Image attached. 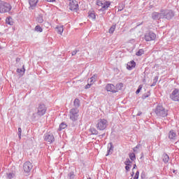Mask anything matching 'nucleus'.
I'll return each instance as SVG.
<instances>
[{"mask_svg": "<svg viewBox=\"0 0 179 179\" xmlns=\"http://www.w3.org/2000/svg\"><path fill=\"white\" fill-rule=\"evenodd\" d=\"M69 118L73 122L78 121L79 118V109L71 108L69 111Z\"/></svg>", "mask_w": 179, "mask_h": 179, "instance_id": "nucleus-3", "label": "nucleus"}, {"mask_svg": "<svg viewBox=\"0 0 179 179\" xmlns=\"http://www.w3.org/2000/svg\"><path fill=\"white\" fill-rule=\"evenodd\" d=\"M134 174H135L134 172H132L131 176H134Z\"/></svg>", "mask_w": 179, "mask_h": 179, "instance_id": "nucleus-59", "label": "nucleus"}, {"mask_svg": "<svg viewBox=\"0 0 179 179\" xmlns=\"http://www.w3.org/2000/svg\"><path fill=\"white\" fill-rule=\"evenodd\" d=\"M56 30H57L58 34H62L64 33V26L56 27Z\"/></svg>", "mask_w": 179, "mask_h": 179, "instance_id": "nucleus-28", "label": "nucleus"}, {"mask_svg": "<svg viewBox=\"0 0 179 179\" xmlns=\"http://www.w3.org/2000/svg\"><path fill=\"white\" fill-rule=\"evenodd\" d=\"M110 152H111V150L108 149V151H107V153H106V156H108L110 155Z\"/></svg>", "mask_w": 179, "mask_h": 179, "instance_id": "nucleus-48", "label": "nucleus"}, {"mask_svg": "<svg viewBox=\"0 0 179 179\" xmlns=\"http://www.w3.org/2000/svg\"><path fill=\"white\" fill-rule=\"evenodd\" d=\"M177 134L174 132V130H171L169 134V138L171 141H176Z\"/></svg>", "mask_w": 179, "mask_h": 179, "instance_id": "nucleus-16", "label": "nucleus"}, {"mask_svg": "<svg viewBox=\"0 0 179 179\" xmlns=\"http://www.w3.org/2000/svg\"><path fill=\"white\" fill-rule=\"evenodd\" d=\"M80 52V50H79V48H77L75 50L71 52V55L73 57L76 55L77 52Z\"/></svg>", "mask_w": 179, "mask_h": 179, "instance_id": "nucleus-37", "label": "nucleus"}, {"mask_svg": "<svg viewBox=\"0 0 179 179\" xmlns=\"http://www.w3.org/2000/svg\"><path fill=\"white\" fill-rule=\"evenodd\" d=\"M136 176H139V171H136Z\"/></svg>", "mask_w": 179, "mask_h": 179, "instance_id": "nucleus-58", "label": "nucleus"}, {"mask_svg": "<svg viewBox=\"0 0 179 179\" xmlns=\"http://www.w3.org/2000/svg\"><path fill=\"white\" fill-rule=\"evenodd\" d=\"M141 148V144H138L134 149V152H136V149H139Z\"/></svg>", "mask_w": 179, "mask_h": 179, "instance_id": "nucleus-45", "label": "nucleus"}, {"mask_svg": "<svg viewBox=\"0 0 179 179\" xmlns=\"http://www.w3.org/2000/svg\"><path fill=\"white\" fill-rule=\"evenodd\" d=\"M124 9V6L122 4L118 6V11L121 12V10H122Z\"/></svg>", "mask_w": 179, "mask_h": 179, "instance_id": "nucleus-43", "label": "nucleus"}, {"mask_svg": "<svg viewBox=\"0 0 179 179\" xmlns=\"http://www.w3.org/2000/svg\"><path fill=\"white\" fill-rule=\"evenodd\" d=\"M36 22H37V23H43V22H44V17L43 16V14H39L36 18Z\"/></svg>", "mask_w": 179, "mask_h": 179, "instance_id": "nucleus-19", "label": "nucleus"}, {"mask_svg": "<svg viewBox=\"0 0 179 179\" xmlns=\"http://www.w3.org/2000/svg\"><path fill=\"white\" fill-rule=\"evenodd\" d=\"M75 172L71 171L67 175V178L68 179H75Z\"/></svg>", "mask_w": 179, "mask_h": 179, "instance_id": "nucleus-30", "label": "nucleus"}, {"mask_svg": "<svg viewBox=\"0 0 179 179\" xmlns=\"http://www.w3.org/2000/svg\"><path fill=\"white\" fill-rule=\"evenodd\" d=\"M108 125V122L106 119H99L96 124V127L99 131H104Z\"/></svg>", "mask_w": 179, "mask_h": 179, "instance_id": "nucleus-4", "label": "nucleus"}, {"mask_svg": "<svg viewBox=\"0 0 179 179\" xmlns=\"http://www.w3.org/2000/svg\"><path fill=\"white\" fill-rule=\"evenodd\" d=\"M160 12L161 13H164V12H166V10H161Z\"/></svg>", "mask_w": 179, "mask_h": 179, "instance_id": "nucleus-55", "label": "nucleus"}, {"mask_svg": "<svg viewBox=\"0 0 179 179\" xmlns=\"http://www.w3.org/2000/svg\"><path fill=\"white\" fill-rule=\"evenodd\" d=\"M89 131L91 132V135H99V131H97V129L93 127H91Z\"/></svg>", "mask_w": 179, "mask_h": 179, "instance_id": "nucleus-22", "label": "nucleus"}, {"mask_svg": "<svg viewBox=\"0 0 179 179\" xmlns=\"http://www.w3.org/2000/svg\"><path fill=\"white\" fill-rule=\"evenodd\" d=\"M15 173L14 172H10L6 173V178L8 179L15 178Z\"/></svg>", "mask_w": 179, "mask_h": 179, "instance_id": "nucleus-27", "label": "nucleus"}, {"mask_svg": "<svg viewBox=\"0 0 179 179\" xmlns=\"http://www.w3.org/2000/svg\"><path fill=\"white\" fill-rule=\"evenodd\" d=\"M152 19L153 20H159V19H163V13L154 12L152 13Z\"/></svg>", "mask_w": 179, "mask_h": 179, "instance_id": "nucleus-12", "label": "nucleus"}, {"mask_svg": "<svg viewBox=\"0 0 179 179\" xmlns=\"http://www.w3.org/2000/svg\"><path fill=\"white\" fill-rule=\"evenodd\" d=\"M115 27H116V25L115 24V25H112L111 27H110V28L109 29V33L110 34H113V33H114V31H115Z\"/></svg>", "mask_w": 179, "mask_h": 179, "instance_id": "nucleus-35", "label": "nucleus"}, {"mask_svg": "<svg viewBox=\"0 0 179 179\" xmlns=\"http://www.w3.org/2000/svg\"><path fill=\"white\" fill-rule=\"evenodd\" d=\"M24 72H26V69H24V65L22 66V69H17V73H22V76L24 75Z\"/></svg>", "mask_w": 179, "mask_h": 179, "instance_id": "nucleus-25", "label": "nucleus"}, {"mask_svg": "<svg viewBox=\"0 0 179 179\" xmlns=\"http://www.w3.org/2000/svg\"><path fill=\"white\" fill-rule=\"evenodd\" d=\"M138 178H139V176L135 175L134 177V179H138Z\"/></svg>", "mask_w": 179, "mask_h": 179, "instance_id": "nucleus-53", "label": "nucleus"}, {"mask_svg": "<svg viewBox=\"0 0 179 179\" xmlns=\"http://www.w3.org/2000/svg\"><path fill=\"white\" fill-rule=\"evenodd\" d=\"M132 167V164H130V165H126L125 166V170L126 171H129L130 169Z\"/></svg>", "mask_w": 179, "mask_h": 179, "instance_id": "nucleus-41", "label": "nucleus"}, {"mask_svg": "<svg viewBox=\"0 0 179 179\" xmlns=\"http://www.w3.org/2000/svg\"><path fill=\"white\" fill-rule=\"evenodd\" d=\"M47 2H57L56 0H46Z\"/></svg>", "mask_w": 179, "mask_h": 179, "instance_id": "nucleus-50", "label": "nucleus"}, {"mask_svg": "<svg viewBox=\"0 0 179 179\" xmlns=\"http://www.w3.org/2000/svg\"><path fill=\"white\" fill-rule=\"evenodd\" d=\"M156 83H155V81L152 82V84L151 85V87H152L153 86H156Z\"/></svg>", "mask_w": 179, "mask_h": 179, "instance_id": "nucleus-51", "label": "nucleus"}, {"mask_svg": "<svg viewBox=\"0 0 179 179\" xmlns=\"http://www.w3.org/2000/svg\"><path fill=\"white\" fill-rule=\"evenodd\" d=\"M135 169H136V164H134V166H133V169L132 170H135Z\"/></svg>", "mask_w": 179, "mask_h": 179, "instance_id": "nucleus-56", "label": "nucleus"}, {"mask_svg": "<svg viewBox=\"0 0 179 179\" xmlns=\"http://www.w3.org/2000/svg\"><path fill=\"white\" fill-rule=\"evenodd\" d=\"M44 140L50 143H53L55 141V137H54V134L51 133H46L44 135Z\"/></svg>", "mask_w": 179, "mask_h": 179, "instance_id": "nucleus-10", "label": "nucleus"}, {"mask_svg": "<svg viewBox=\"0 0 179 179\" xmlns=\"http://www.w3.org/2000/svg\"><path fill=\"white\" fill-rule=\"evenodd\" d=\"M142 85H139L137 90L136 91V94H139L141 93V90H142Z\"/></svg>", "mask_w": 179, "mask_h": 179, "instance_id": "nucleus-39", "label": "nucleus"}, {"mask_svg": "<svg viewBox=\"0 0 179 179\" xmlns=\"http://www.w3.org/2000/svg\"><path fill=\"white\" fill-rule=\"evenodd\" d=\"M108 150H110L111 152L114 150V145H113V143H109L108 144Z\"/></svg>", "mask_w": 179, "mask_h": 179, "instance_id": "nucleus-36", "label": "nucleus"}, {"mask_svg": "<svg viewBox=\"0 0 179 179\" xmlns=\"http://www.w3.org/2000/svg\"><path fill=\"white\" fill-rule=\"evenodd\" d=\"M33 169V164H31V162H26L24 164H23V170L24 171V173H30V171H31V169Z\"/></svg>", "mask_w": 179, "mask_h": 179, "instance_id": "nucleus-11", "label": "nucleus"}, {"mask_svg": "<svg viewBox=\"0 0 179 179\" xmlns=\"http://www.w3.org/2000/svg\"><path fill=\"white\" fill-rule=\"evenodd\" d=\"M173 173H176V171H175V170H173Z\"/></svg>", "mask_w": 179, "mask_h": 179, "instance_id": "nucleus-60", "label": "nucleus"}, {"mask_svg": "<svg viewBox=\"0 0 179 179\" xmlns=\"http://www.w3.org/2000/svg\"><path fill=\"white\" fill-rule=\"evenodd\" d=\"M122 87H124V84L122 83H120L115 87V90L117 92L119 90H122Z\"/></svg>", "mask_w": 179, "mask_h": 179, "instance_id": "nucleus-24", "label": "nucleus"}, {"mask_svg": "<svg viewBox=\"0 0 179 179\" xmlns=\"http://www.w3.org/2000/svg\"><path fill=\"white\" fill-rule=\"evenodd\" d=\"M143 54H145V50H143V49H139L136 53V55L137 57H141V55H143Z\"/></svg>", "mask_w": 179, "mask_h": 179, "instance_id": "nucleus-31", "label": "nucleus"}, {"mask_svg": "<svg viewBox=\"0 0 179 179\" xmlns=\"http://www.w3.org/2000/svg\"><path fill=\"white\" fill-rule=\"evenodd\" d=\"M99 138H104V136H106V133H103V134L99 135Z\"/></svg>", "mask_w": 179, "mask_h": 179, "instance_id": "nucleus-47", "label": "nucleus"}, {"mask_svg": "<svg viewBox=\"0 0 179 179\" xmlns=\"http://www.w3.org/2000/svg\"><path fill=\"white\" fill-rule=\"evenodd\" d=\"M155 113L157 117H167L169 115V110L166 108L163 107L162 104H158L155 109Z\"/></svg>", "mask_w": 179, "mask_h": 179, "instance_id": "nucleus-1", "label": "nucleus"}, {"mask_svg": "<svg viewBox=\"0 0 179 179\" xmlns=\"http://www.w3.org/2000/svg\"><path fill=\"white\" fill-rule=\"evenodd\" d=\"M149 96H150V91H148L147 93L144 94L142 96L141 99L143 100H145V99H148V97H149Z\"/></svg>", "mask_w": 179, "mask_h": 179, "instance_id": "nucleus-33", "label": "nucleus"}, {"mask_svg": "<svg viewBox=\"0 0 179 179\" xmlns=\"http://www.w3.org/2000/svg\"><path fill=\"white\" fill-rule=\"evenodd\" d=\"M32 118L33 120H36V113H33Z\"/></svg>", "mask_w": 179, "mask_h": 179, "instance_id": "nucleus-52", "label": "nucleus"}, {"mask_svg": "<svg viewBox=\"0 0 179 179\" xmlns=\"http://www.w3.org/2000/svg\"><path fill=\"white\" fill-rule=\"evenodd\" d=\"M92 85H93L92 83H90V84H87V85H85V89H90Z\"/></svg>", "mask_w": 179, "mask_h": 179, "instance_id": "nucleus-46", "label": "nucleus"}, {"mask_svg": "<svg viewBox=\"0 0 179 179\" xmlns=\"http://www.w3.org/2000/svg\"><path fill=\"white\" fill-rule=\"evenodd\" d=\"M97 79V74H94L92 77L90 78V83H94Z\"/></svg>", "mask_w": 179, "mask_h": 179, "instance_id": "nucleus-32", "label": "nucleus"}, {"mask_svg": "<svg viewBox=\"0 0 179 179\" xmlns=\"http://www.w3.org/2000/svg\"><path fill=\"white\" fill-rule=\"evenodd\" d=\"M173 101H179V89L175 88L169 96Z\"/></svg>", "mask_w": 179, "mask_h": 179, "instance_id": "nucleus-6", "label": "nucleus"}, {"mask_svg": "<svg viewBox=\"0 0 179 179\" xmlns=\"http://www.w3.org/2000/svg\"><path fill=\"white\" fill-rule=\"evenodd\" d=\"M18 137L20 139H22V128H18Z\"/></svg>", "mask_w": 179, "mask_h": 179, "instance_id": "nucleus-40", "label": "nucleus"}, {"mask_svg": "<svg viewBox=\"0 0 179 179\" xmlns=\"http://www.w3.org/2000/svg\"><path fill=\"white\" fill-rule=\"evenodd\" d=\"M106 90H107V92H111V93H117V90H115V85L113 84H107L106 86Z\"/></svg>", "mask_w": 179, "mask_h": 179, "instance_id": "nucleus-13", "label": "nucleus"}, {"mask_svg": "<svg viewBox=\"0 0 179 179\" xmlns=\"http://www.w3.org/2000/svg\"><path fill=\"white\" fill-rule=\"evenodd\" d=\"M110 5H111V2L110 1L103 2L101 10H102V12H104V10H107V9H108V8L110 7Z\"/></svg>", "mask_w": 179, "mask_h": 179, "instance_id": "nucleus-15", "label": "nucleus"}, {"mask_svg": "<svg viewBox=\"0 0 179 179\" xmlns=\"http://www.w3.org/2000/svg\"><path fill=\"white\" fill-rule=\"evenodd\" d=\"M125 165H131L132 164V161H131L129 158L126 159V161L124 162Z\"/></svg>", "mask_w": 179, "mask_h": 179, "instance_id": "nucleus-38", "label": "nucleus"}, {"mask_svg": "<svg viewBox=\"0 0 179 179\" xmlns=\"http://www.w3.org/2000/svg\"><path fill=\"white\" fill-rule=\"evenodd\" d=\"M88 17H90V19H92L93 20H96V13H94V11L90 10L88 12Z\"/></svg>", "mask_w": 179, "mask_h": 179, "instance_id": "nucleus-21", "label": "nucleus"}, {"mask_svg": "<svg viewBox=\"0 0 179 179\" xmlns=\"http://www.w3.org/2000/svg\"><path fill=\"white\" fill-rule=\"evenodd\" d=\"M38 3V0H29V3L31 9H34V8L37 6Z\"/></svg>", "mask_w": 179, "mask_h": 179, "instance_id": "nucleus-17", "label": "nucleus"}, {"mask_svg": "<svg viewBox=\"0 0 179 179\" xmlns=\"http://www.w3.org/2000/svg\"><path fill=\"white\" fill-rule=\"evenodd\" d=\"M135 66H136V62H135L134 60H131L127 63V69H128V71H132V69L135 68Z\"/></svg>", "mask_w": 179, "mask_h": 179, "instance_id": "nucleus-14", "label": "nucleus"}, {"mask_svg": "<svg viewBox=\"0 0 179 179\" xmlns=\"http://www.w3.org/2000/svg\"><path fill=\"white\" fill-rule=\"evenodd\" d=\"M35 31H38L39 33H42L43 31V28H41V27H40V25H36L35 27Z\"/></svg>", "mask_w": 179, "mask_h": 179, "instance_id": "nucleus-34", "label": "nucleus"}, {"mask_svg": "<svg viewBox=\"0 0 179 179\" xmlns=\"http://www.w3.org/2000/svg\"><path fill=\"white\" fill-rule=\"evenodd\" d=\"M157 80H159V76H156L155 78L153 79V82L155 83H157Z\"/></svg>", "mask_w": 179, "mask_h": 179, "instance_id": "nucleus-44", "label": "nucleus"}, {"mask_svg": "<svg viewBox=\"0 0 179 179\" xmlns=\"http://www.w3.org/2000/svg\"><path fill=\"white\" fill-rule=\"evenodd\" d=\"M144 39L146 41H155L156 40V34L152 31H148L145 34Z\"/></svg>", "mask_w": 179, "mask_h": 179, "instance_id": "nucleus-8", "label": "nucleus"}, {"mask_svg": "<svg viewBox=\"0 0 179 179\" xmlns=\"http://www.w3.org/2000/svg\"><path fill=\"white\" fill-rule=\"evenodd\" d=\"M6 24H9L10 26H13V19H12L11 17H8L6 19Z\"/></svg>", "mask_w": 179, "mask_h": 179, "instance_id": "nucleus-23", "label": "nucleus"}, {"mask_svg": "<svg viewBox=\"0 0 179 179\" xmlns=\"http://www.w3.org/2000/svg\"><path fill=\"white\" fill-rule=\"evenodd\" d=\"M141 115H142V112H138V113H137V116L139 117V116H141Z\"/></svg>", "mask_w": 179, "mask_h": 179, "instance_id": "nucleus-54", "label": "nucleus"}, {"mask_svg": "<svg viewBox=\"0 0 179 179\" xmlns=\"http://www.w3.org/2000/svg\"><path fill=\"white\" fill-rule=\"evenodd\" d=\"M19 61H20V58L17 57V58L16 59V62H19Z\"/></svg>", "mask_w": 179, "mask_h": 179, "instance_id": "nucleus-57", "label": "nucleus"}, {"mask_svg": "<svg viewBox=\"0 0 179 179\" xmlns=\"http://www.w3.org/2000/svg\"><path fill=\"white\" fill-rule=\"evenodd\" d=\"M174 16V12L171 10H166L164 13H162V18L167 19V20H171Z\"/></svg>", "mask_w": 179, "mask_h": 179, "instance_id": "nucleus-9", "label": "nucleus"}, {"mask_svg": "<svg viewBox=\"0 0 179 179\" xmlns=\"http://www.w3.org/2000/svg\"><path fill=\"white\" fill-rule=\"evenodd\" d=\"M66 127H68V125L66 124V123H65V122H62L59 124V131H62V129H65V128H66Z\"/></svg>", "mask_w": 179, "mask_h": 179, "instance_id": "nucleus-29", "label": "nucleus"}, {"mask_svg": "<svg viewBox=\"0 0 179 179\" xmlns=\"http://www.w3.org/2000/svg\"><path fill=\"white\" fill-rule=\"evenodd\" d=\"M162 160L164 163H165V164H167V163H169V161L170 160V157H169V155L164 153L162 155Z\"/></svg>", "mask_w": 179, "mask_h": 179, "instance_id": "nucleus-20", "label": "nucleus"}, {"mask_svg": "<svg viewBox=\"0 0 179 179\" xmlns=\"http://www.w3.org/2000/svg\"><path fill=\"white\" fill-rule=\"evenodd\" d=\"M141 178L142 179H144L145 178V173H142L141 175Z\"/></svg>", "mask_w": 179, "mask_h": 179, "instance_id": "nucleus-49", "label": "nucleus"}, {"mask_svg": "<svg viewBox=\"0 0 179 179\" xmlns=\"http://www.w3.org/2000/svg\"><path fill=\"white\" fill-rule=\"evenodd\" d=\"M129 157L131 162H135L136 160V155H135V153L131 152L129 154Z\"/></svg>", "mask_w": 179, "mask_h": 179, "instance_id": "nucleus-26", "label": "nucleus"}, {"mask_svg": "<svg viewBox=\"0 0 179 179\" xmlns=\"http://www.w3.org/2000/svg\"><path fill=\"white\" fill-rule=\"evenodd\" d=\"M70 10H73L74 12H78L79 10V4L76 0H70L69 3Z\"/></svg>", "mask_w": 179, "mask_h": 179, "instance_id": "nucleus-7", "label": "nucleus"}, {"mask_svg": "<svg viewBox=\"0 0 179 179\" xmlns=\"http://www.w3.org/2000/svg\"><path fill=\"white\" fill-rule=\"evenodd\" d=\"M0 20H1V17H0Z\"/></svg>", "mask_w": 179, "mask_h": 179, "instance_id": "nucleus-61", "label": "nucleus"}, {"mask_svg": "<svg viewBox=\"0 0 179 179\" xmlns=\"http://www.w3.org/2000/svg\"><path fill=\"white\" fill-rule=\"evenodd\" d=\"M46 112L47 107H45V105L44 103H39L37 108V115H38L39 117H43V115H44Z\"/></svg>", "mask_w": 179, "mask_h": 179, "instance_id": "nucleus-5", "label": "nucleus"}, {"mask_svg": "<svg viewBox=\"0 0 179 179\" xmlns=\"http://www.w3.org/2000/svg\"><path fill=\"white\" fill-rule=\"evenodd\" d=\"M73 107L74 108H76L77 110L80 107V100H79V99L76 98L74 99Z\"/></svg>", "mask_w": 179, "mask_h": 179, "instance_id": "nucleus-18", "label": "nucleus"}, {"mask_svg": "<svg viewBox=\"0 0 179 179\" xmlns=\"http://www.w3.org/2000/svg\"><path fill=\"white\" fill-rule=\"evenodd\" d=\"M103 3L101 1H96V5H98V6H102V8H103Z\"/></svg>", "mask_w": 179, "mask_h": 179, "instance_id": "nucleus-42", "label": "nucleus"}, {"mask_svg": "<svg viewBox=\"0 0 179 179\" xmlns=\"http://www.w3.org/2000/svg\"><path fill=\"white\" fill-rule=\"evenodd\" d=\"M10 10H12V6L5 1L0 0V13H9Z\"/></svg>", "mask_w": 179, "mask_h": 179, "instance_id": "nucleus-2", "label": "nucleus"}]
</instances>
